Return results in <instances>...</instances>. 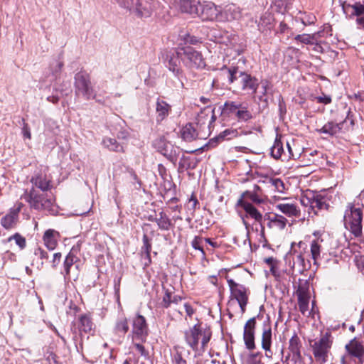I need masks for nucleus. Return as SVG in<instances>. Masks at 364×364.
<instances>
[{"label": "nucleus", "instance_id": "4", "mask_svg": "<svg viewBox=\"0 0 364 364\" xmlns=\"http://www.w3.org/2000/svg\"><path fill=\"white\" fill-rule=\"evenodd\" d=\"M301 204L304 207H308V213L310 215L311 212L316 215L318 210H328L329 204L326 196L321 193L311 191H306L300 199Z\"/></svg>", "mask_w": 364, "mask_h": 364}, {"label": "nucleus", "instance_id": "47", "mask_svg": "<svg viewBox=\"0 0 364 364\" xmlns=\"http://www.w3.org/2000/svg\"><path fill=\"white\" fill-rule=\"evenodd\" d=\"M294 40L296 42H299L304 44H311L313 45L316 41V34H301L297 35L294 37Z\"/></svg>", "mask_w": 364, "mask_h": 364}, {"label": "nucleus", "instance_id": "11", "mask_svg": "<svg viewBox=\"0 0 364 364\" xmlns=\"http://www.w3.org/2000/svg\"><path fill=\"white\" fill-rule=\"evenodd\" d=\"M132 339L146 341L149 328L144 316L136 314L132 321Z\"/></svg>", "mask_w": 364, "mask_h": 364}, {"label": "nucleus", "instance_id": "16", "mask_svg": "<svg viewBox=\"0 0 364 364\" xmlns=\"http://www.w3.org/2000/svg\"><path fill=\"white\" fill-rule=\"evenodd\" d=\"M275 209L289 218H299L301 210L296 203L291 202L289 198H284L275 205Z\"/></svg>", "mask_w": 364, "mask_h": 364}, {"label": "nucleus", "instance_id": "52", "mask_svg": "<svg viewBox=\"0 0 364 364\" xmlns=\"http://www.w3.org/2000/svg\"><path fill=\"white\" fill-rule=\"evenodd\" d=\"M63 66V63L61 61L55 60L53 63L50 64V70L52 72L53 75L55 78H57L60 75L62 68Z\"/></svg>", "mask_w": 364, "mask_h": 364}, {"label": "nucleus", "instance_id": "34", "mask_svg": "<svg viewBox=\"0 0 364 364\" xmlns=\"http://www.w3.org/2000/svg\"><path fill=\"white\" fill-rule=\"evenodd\" d=\"M225 16L223 20H226L228 21L237 20L240 18L241 14L238 8L235 6H227L223 12L220 11V18Z\"/></svg>", "mask_w": 364, "mask_h": 364}, {"label": "nucleus", "instance_id": "3", "mask_svg": "<svg viewBox=\"0 0 364 364\" xmlns=\"http://www.w3.org/2000/svg\"><path fill=\"white\" fill-rule=\"evenodd\" d=\"M345 228L358 237L362 233L363 209L358 205L349 203L345 210Z\"/></svg>", "mask_w": 364, "mask_h": 364}, {"label": "nucleus", "instance_id": "20", "mask_svg": "<svg viewBox=\"0 0 364 364\" xmlns=\"http://www.w3.org/2000/svg\"><path fill=\"white\" fill-rule=\"evenodd\" d=\"M272 343V332L269 325L264 324L262 328L261 336V347L265 351L266 356L271 357L272 352L271 350Z\"/></svg>", "mask_w": 364, "mask_h": 364}, {"label": "nucleus", "instance_id": "12", "mask_svg": "<svg viewBox=\"0 0 364 364\" xmlns=\"http://www.w3.org/2000/svg\"><path fill=\"white\" fill-rule=\"evenodd\" d=\"M227 282L230 289L231 294L239 304L242 313L245 311V307L248 301L247 288L240 284L236 283L233 279L227 277Z\"/></svg>", "mask_w": 364, "mask_h": 364}, {"label": "nucleus", "instance_id": "14", "mask_svg": "<svg viewBox=\"0 0 364 364\" xmlns=\"http://www.w3.org/2000/svg\"><path fill=\"white\" fill-rule=\"evenodd\" d=\"M304 245V243L300 242L298 245V247L299 249H301L302 246ZM290 257H291L292 260L291 264V262L289 259V265L292 269L291 274H293L294 272L302 274L307 269L309 262H306L301 250L298 251L297 250L294 249L290 254Z\"/></svg>", "mask_w": 364, "mask_h": 364}, {"label": "nucleus", "instance_id": "53", "mask_svg": "<svg viewBox=\"0 0 364 364\" xmlns=\"http://www.w3.org/2000/svg\"><path fill=\"white\" fill-rule=\"evenodd\" d=\"M34 255L36 258L41 259V265L43 264V259L48 258V255L46 251L40 247H37L34 249Z\"/></svg>", "mask_w": 364, "mask_h": 364}, {"label": "nucleus", "instance_id": "28", "mask_svg": "<svg viewBox=\"0 0 364 364\" xmlns=\"http://www.w3.org/2000/svg\"><path fill=\"white\" fill-rule=\"evenodd\" d=\"M164 147L160 150L161 153L165 156L171 162L176 164L177 161L178 156L180 153L178 147H174L169 142H163Z\"/></svg>", "mask_w": 364, "mask_h": 364}, {"label": "nucleus", "instance_id": "46", "mask_svg": "<svg viewBox=\"0 0 364 364\" xmlns=\"http://www.w3.org/2000/svg\"><path fill=\"white\" fill-rule=\"evenodd\" d=\"M242 103L237 102H226L224 104L223 107V112L225 113H228L229 114H233L235 117H236L237 114V111L239 110L240 106Z\"/></svg>", "mask_w": 364, "mask_h": 364}, {"label": "nucleus", "instance_id": "36", "mask_svg": "<svg viewBox=\"0 0 364 364\" xmlns=\"http://www.w3.org/2000/svg\"><path fill=\"white\" fill-rule=\"evenodd\" d=\"M238 39V37L236 36H232V39L229 41L230 44H226L225 46L228 47L227 49V55H239L241 52L242 51V49L241 48V46L238 45L237 43Z\"/></svg>", "mask_w": 364, "mask_h": 364}, {"label": "nucleus", "instance_id": "29", "mask_svg": "<svg viewBox=\"0 0 364 364\" xmlns=\"http://www.w3.org/2000/svg\"><path fill=\"white\" fill-rule=\"evenodd\" d=\"M181 57L178 56L177 51L175 55H173L170 57L166 65L168 70L171 71L178 78H180L183 75V70L181 68Z\"/></svg>", "mask_w": 364, "mask_h": 364}, {"label": "nucleus", "instance_id": "33", "mask_svg": "<svg viewBox=\"0 0 364 364\" xmlns=\"http://www.w3.org/2000/svg\"><path fill=\"white\" fill-rule=\"evenodd\" d=\"M171 111V106L165 101L158 100L156 105V112L157 114V121L164 120Z\"/></svg>", "mask_w": 364, "mask_h": 364}, {"label": "nucleus", "instance_id": "39", "mask_svg": "<svg viewBox=\"0 0 364 364\" xmlns=\"http://www.w3.org/2000/svg\"><path fill=\"white\" fill-rule=\"evenodd\" d=\"M272 274L275 279L283 285L288 284L291 279V275L287 272H280L277 269L272 267Z\"/></svg>", "mask_w": 364, "mask_h": 364}, {"label": "nucleus", "instance_id": "24", "mask_svg": "<svg viewBox=\"0 0 364 364\" xmlns=\"http://www.w3.org/2000/svg\"><path fill=\"white\" fill-rule=\"evenodd\" d=\"M200 4L198 0H180L179 9L183 13L198 16Z\"/></svg>", "mask_w": 364, "mask_h": 364}, {"label": "nucleus", "instance_id": "37", "mask_svg": "<svg viewBox=\"0 0 364 364\" xmlns=\"http://www.w3.org/2000/svg\"><path fill=\"white\" fill-rule=\"evenodd\" d=\"M103 145L109 151L115 152H123V146L119 144L115 139L105 137L102 140Z\"/></svg>", "mask_w": 364, "mask_h": 364}, {"label": "nucleus", "instance_id": "51", "mask_svg": "<svg viewBox=\"0 0 364 364\" xmlns=\"http://www.w3.org/2000/svg\"><path fill=\"white\" fill-rule=\"evenodd\" d=\"M15 240L16 244L19 247L21 250H23L26 247V241L24 237L21 235L19 233H15L12 236L8 238V241L10 242L11 240Z\"/></svg>", "mask_w": 364, "mask_h": 364}, {"label": "nucleus", "instance_id": "22", "mask_svg": "<svg viewBox=\"0 0 364 364\" xmlns=\"http://www.w3.org/2000/svg\"><path fill=\"white\" fill-rule=\"evenodd\" d=\"M237 206L242 208L247 213V215L254 219L258 223H261L262 220V213L250 203L243 200V198H239L237 202Z\"/></svg>", "mask_w": 364, "mask_h": 364}, {"label": "nucleus", "instance_id": "55", "mask_svg": "<svg viewBox=\"0 0 364 364\" xmlns=\"http://www.w3.org/2000/svg\"><path fill=\"white\" fill-rule=\"evenodd\" d=\"M348 7H351L353 10L352 14L360 16L364 14V6L360 3H356L354 5L348 4Z\"/></svg>", "mask_w": 364, "mask_h": 364}, {"label": "nucleus", "instance_id": "31", "mask_svg": "<svg viewBox=\"0 0 364 364\" xmlns=\"http://www.w3.org/2000/svg\"><path fill=\"white\" fill-rule=\"evenodd\" d=\"M309 296L304 291H299L298 293V304L299 311L304 316H309L311 311L309 309Z\"/></svg>", "mask_w": 364, "mask_h": 364}, {"label": "nucleus", "instance_id": "38", "mask_svg": "<svg viewBox=\"0 0 364 364\" xmlns=\"http://www.w3.org/2000/svg\"><path fill=\"white\" fill-rule=\"evenodd\" d=\"M271 155L276 159L281 158L282 155H287L284 151L283 144L281 140L277 138H276L273 146L271 147Z\"/></svg>", "mask_w": 364, "mask_h": 364}, {"label": "nucleus", "instance_id": "42", "mask_svg": "<svg viewBox=\"0 0 364 364\" xmlns=\"http://www.w3.org/2000/svg\"><path fill=\"white\" fill-rule=\"evenodd\" d=\"M181 300V297L177 295H172L171 292L166 290L161 302V306L164 308L170 306L171 304H178Z\"/></svg>", "mask_w": 364, "mask_h": 364}, {"label": "nucleus", "instance_id": "62", "mask_svg": "<svg viewBox=\"0 0 364 364\" xmlns=\"http://www.w3.org/2000/svg\"><path fill=\"white\" fill-rule=\"evenodd\" d=\"M279 109L281 115H283L286 114L287 109H286V105L282 99V97L280 96V99L279 101Z\"/></svg>", "mask_w": 364, "mask_h": 364}, {"label": "nucleus", "instance_id": "9", "mask_svg": "<svg viewBox=\"0 0 364 364\" xmlns=\"http://www.w3.org/2000/svg\"><path fill=\"white\" fill-rule=\"evenodd\" d=\"M228 77L230 83L234 82L235 80H239L243 90H250L256 92L259 85L258 80L256 77L246 73H239L236 68L228 69Z\"/></svg>", "mask_w": 364, "mask_h": 364}, {"label": "nucleus", "instance_id": "30", "mask_svg": "<svg viewBox=\"0 0 364 364\" xmlns=\"http://www.w3.org/2000/svg\"><path fill=\"white\" fill-rule=\"evenodd\" d=\"M323 240L321 237H318L311 242V256L315 264H317V261L321 258V252L323 250Z\"/></svg>", "mask_w": 364, "mask_h": 364}, {"label": "nucleus", "instance_id": "21", "mask_svg": "<svg viewBox=\"0 0 364 364\" xmlns=\"http://www.w3.org/2000/svg\"><path fill=\"white\" fill-rule=\"evenodd\" d=\"M346 349L349 355L357 358L359 362L364 360V346L355 338L351 340L349 343L346 345Z\"/></svg>", "mask_w": 364, "mask_h": 364}, {"label": "nucleus", "instance_id": "19", "mask_svg": "<svg viewBox=\"0 0 364 364\" xmlns=\"http://www.w3.org/2000/svg\"><path fill=\"white\" fill-rule=\"evenodd\" d=\"M23 207L21 203H17L11 208L9 212L1 220V225L6 229H11L18 220V214Z\"/></svg>", "mask_w": 364, "mask_h": 364}, {"label": "nucleus", "instance_id": "49", "mask_svg": "<svg viewBox=\"0 0 364 364\" xmlns=\"http://www.w3.org/2000/svg\"><path fill=\"white\" fill-rule=\"evenodd\" d=\"M267 183L279 193H284L285 191L284 183L280 178H270L268 179Z\"/></svg>", "mask_w": 364, "mask_h": 364}, {"label": "nucleus", "instance_id": "13", "mask_svg": "<svg viewBox=\"0 0 364 364\" xmlns=\"http://www.w3.org/2000/svg\"><path fill=\"white\" fill-rule=\"evenodd\" d=\"M331 343L332 341L328 333H326L318 341L314 342L312 345V350L316 360L323 363L327 360V355L331 347Z\"/></svg>", "mask_w": 364, "mask_h": 364}, {"label": "nucleus", "instance_id": "41", "mask_svg": "<svg viewBox=\"0 0 364 364\" xmlns=\"http://www.w3.org/2000/svg\"><path fill=\"white\" fill-rule=\"evenodd\" d=\"M128 321L126 317H121L117 319L114 326L116 333L125 335L129 331Z\"/></svg>", "mask_w": 364, "mask_h": 364}, {"label": "nucleus", "instance_id": "15", "mask_svg": "<svg viewBox=\"0 0 364 364\" xmlns=\"http://www.w3.org/2000/svg\"><path fill=\"white\" fill-rule=\"evenodd\" d=\"M198 16L203 21H223L220 18V9L212 2H204L200 4Z\"/></svg>", "mask_w": 364, "mask_h": 364}, {"label": "nucleus", "instance_id": "54", "mask_svg": "<svg viewBox=\"0 0 364 364\" xmlns=\"http://www.w3.org/2000/svg\"><path fill=\"white\" fill-rule=\"evenodd\" d=\"M142 250L145 252L146 255L149 257L150 252L151 250V245L150 243V240L149 239L146 235H144L143 236V247Z\"/></svg>", "mask_w": 364, "mask_h": 364}, {"label": "nucleus", "instance_id": "48", "mask_svg": "<svg viewBox=\"0 0 364 364\" xmlns=\"http://www.w3.org/2000/svg\"><path fill=\"white\" fill-rule=\"evenodd\" d=\"M132 345L136 348V350L139 353L141 356L148 360L149 358V353L143 345V343H145L146 341L134 339H132Z\"/></svg>", "mask_w": 364, "mask_h": 364}, {"label": "nucleus", "instance_id": "40", "mask_svg": "<svg viewBox=\"0 0 364 364\" xmlns=\"http://www.w3.org/2000/svg\"><path fill=\"white\" fill-rule=\"evenodd\" d=\"M77 257L72 252V250L66 256L63 267L65 271V279H70L69 275L70 272V268L73 265V264L76 262Z\"/></svg>", "mask_w": 364, "mask_h": 364}, {"label": "nucleus", "instance_id": "35", "mask_svg": "<svg viewBox=\"0 0 364 364\" xmlns=\"http://www.w3.org/2000/svg\"><path fill=\"white\" fill-rule=\"evenodd\" d=\"M235 117L239 122H247L253 118L252 112L249 109L247 104H242Z\"/></svg>", "mask_w": 364, "mask_h": 364}, {"label": "nucleus", "instance_id": "2", "mask_svg": "<svg viewBox=\"0 0 364 364\" xmlns=\"http://www.w3.org/2000/svg\"><path fill=\"white\" fill-rule=\"evenodd\" d=\"M211 336L210 328L204 326L200 323L189 327L183 332L186 344L196 355H200L207 350Z\"/></svg>", "mask_w": 364, "mask_h": 364}, {"label": "nucleus", "instance_id": "63", "mask_svg": "<svg viewBox=\"0 0 364 364\" xmlns=\"http://www.w3.org/2000/svg\"><path fill=\"white\" fill-rule=\"evenodd\" d=\"M61 253L60 252H56L53 254V257L52 259V264L53 267H55L59 264L61 259Z\"/></svg>", "mask_w": 364, "mask_h": 364}, {"label": "nucleus", "instance_id": "7", "mask_svg": "<svg viewBox=\"0 0 364 364\" xmlns=\"http://www.w3.org/2000/svg\"><path fill=\"white\" fill-rule=\"evenodd\" d=\"M178 55L183 65L188 68H201L205 65L202 54L193 47L179 48Z\"/></svg>", "mask_w": 364, "mask_h": 364}, {"label": "nucleus", "instance_id": "64", "mask_svg": "<svg viewBox=\"0 0 364 364\" xmlns=\"http://www.w3.org/2000/svg\"><path fill=\"white\" fill-rule=\"evenodd\" d=\"M316 20V17L314 16H309L306 19L302 18V23L305 26L314 24Z\"/></svg>", "mask_w": 364, "mask_h": 364}, {"label": "nucleus", "instance_id": "58", "mask_svg": "<svg viewBox=\"0 0 364 364\" xmlns=\"http://www.w3.org/2000/svg\"><path fill=\"white\" fill-rule=\"evenodd\" d=\"M183 40L186 44L188 43L196 45L199 42L198 39L196 37L191 36L189 34H186L183 36Z\"/></svg>", "mask_w": 364, "mask_h": 364}, {"label": "nucleus", "instance_id": "23", "mask_svg": "<svg viewBox=\"0 0 364 364\" xmlns=\"http://www.w3.org/2000/svg\"><path fill=\"white\" fill-rule=\"evenodd\" d=\"M32 188H39L42 192H47L52 187L51 181L47 178L46 174L41 172L36 173L31 178Z\"/></svg>", "mask_w": 364, "mask_h": 364}, {"label": "nucleus", "instance_id": "26", "mask_svg": "<svg viewBox=\"0 0 364 364\" xmlns=\"http://www.w3.org/2000/svg\"><path fill=\"white\" fill-rule=\"evenodd\" d=\"M274 18L272 13L264 12L258 21V28L261 32L270 31L274 27Z\"/></svg>", "mask_w": 364, "mask_h": 364}, {"label": "nucleus", "instance_id": "44", "mask_svg": "<svg viewBox=\"0 0 364 364\" xmlns=\"http://www.w3.org/2000/svg\"><path fill=\"white\" fill-rule=\"evenodd\" d=\"M80 331L85 333H90L93 329V323L90 316L87 315H82L80 318Z\"/></svg>", "mask_w": 364, "mask_h": 364}, {"label": "nucleus", "instance_id": "32", "mask_svg": "<svg viewBox=\"0 0 364 364\" xmlns=\"http://www.w3.org/2000/svg\"><path fill=\"white\" fill-rule=\"evenodd\" d=\"M268 219V226L270 228H274L279 230H284L288 223V220L285 217L279 214H274L272 216H269Z\"/></svg>", "mask_w": 364, "mask_h": 364}, {"label": "nucleus", "instance_id": "17", "mask_svg": "<svg viewBox=\"0 0 364 364\" xmlns=\"http://www.w3.org/2000/svg\"><path fill=\"white\" fill-rule=\"evenodd\" d=\"M274 90L273 85L267 80H262L259 82V85L256 90L257 96L264 107H267L269 97H273Z\"/></svg>", "mask_w": 364, "mask_h": 364}, {"label": "nucleus", "instance_id": "61", "mask_svg": "<svg viewBox=\"0 0 364 364\" xmlns=\"http://www.w3.org/2000/svg\"><path fill=\"white\" fill-rule=\"evenodd\" d=\"M265 263H267L270 267V272H272V267L277 269V260L273 257H268L264 259Z\"/></svg>", "mask_w": 364, "mask_h": 364}, {"label": "nucleus", "instance_id": "27", "mask_svg": "<svg viewBox=\"0 0 364 364\" xmlns=\"http://www.w3.org/2000/svg\"><path fill=\"white\" fill-rule=\"evenodd\" d=\"M302 347L301 341L296 332H294L292 336L289 341L288 349L292 353L295 359L301 358V348Z\"/></svg>", "mask_w": 364, "mask_h": 364}, {"label": "nucleus", "instance_id": "57", "mask_svg": "<svg viewBox=\"0 0 364 364\" xmlns=\"http://www.w3.org/2000/svg\"><path fill=\"white\" fill-rule=\"evenodd\" d=\"M262 354L259 352L253 353L249 355V364H261Z\"/></svg>", "mask_w": 364, "mask_h": 364}, {"label": "nucleus", "instance_id": "1", "mask_svg": "<svg viewBox=\"0 0 364 364\" xmlns=\"http://www.w3.org/2000/svg\"><path fill=\"white\" fill-rule=\"evenodd\" d=\"M215 119V109L206 107L198 115L197 128L192 124H187L181 130V138L188 142L197 139H207L210 134L211 126Z\"/></svg>", "mask_w": 364, "mask_h": 364}, {"label": "nucleus", "instance_id": "60", "mask_svg": "<svg viewBox=\"0 0 364 364\" xmlns=\"http://www.w3.org/2000/svg\"><path fill=\"white\" fill-rule=\"evenodd\" d=\"M316 99L318 102L325 105H328L331 102V98L330 96L328 95L316 97Z\"/></svg>", "mask_w": 364, "mask_h": 364}, {"label": "nucleus", "instance_id": "25", "mask_svg": "<svg viewBox=\"0 0 364 364\" xmlns=\"http://www.w3.org/2000/svg\"><path fill=\"white\" fill-rule=\"evenodd\" d=\"M60 234L58 231L53 229L47 230L43 236V240L45 246L49 250H53L55 249L58 245V238Z\"/></svg>", "mask_w": 364, "mask_h": 364}, {"label": "nucleus", "instance_id": "59", "mask_svg": "<svg viewBox=\"0 0 364 364\" xmlns=\"http://www.w3.org/2000/svg\"><path fill=\"white\" fill-rule=\"evenodd\" d=\"M22 134L24 138H27L28 139H30L31 138L30 128H29L28 124H26L25 122H23V126L22 128Z\"/></svg>", "mask_w": 364, "mask_h": 364}, {"label": "nucleus", "instance_id": "5", "mask_svg": "<svg viewBox=\"0 0 364 364\" xmlns=\"http://www.w3.org/2000/svg\"><path fill=\"white\" fill-rule=\"evenodd\" d=\"M118 2L140 17L150 16L158 4L156 0H118Z\"/></svg>", "mask_w": 364, "mask_h": 364}, {"label": "nucleus", "instance_id": "45", "mask_svg": "<svg viewBox=\"0 0 364 364\" xmlns=\"http://www.w3.org/2000/svg\"><path fill=\"white\" fill-rule=\"evenodd\" d=\"M238 136V132L236 129H225L224 132L220 134L218 137H215L210 140V144L212 145L213 143H216V141L219 139H223L230 140Z\"/></svg>", "mask_w": 364, "mask_h": 364}, {"label": "nucleus", "instance_id": "6", "mask_svg": "<svg viewBox=\"0 0 364 364\" xmlns=\"http://www.w3.org/2000/svg\"><path fill=\"white\" fill-rule=\"evenodd\" d=\"M25 198L31 208L38 210H50L54 203L51 195L46 192L39 193L34 188H31Z\"/></svg>", "mask_w": 364, "mask_h": 364}, {"label": "nucleus", "instance_id": "18", "mask_svg": "<svg viewBox=\"0 0 364 364\" xmlns=\"http://www.w3.org/2000/svg\"><path fill=\"white\" fill-rule=\"evenodd\" d=\"M256 326L255 317L249 319L244 327L243 339L246 348L248 350H254L255 348V331Z\"/></svg>", "mask_w": 364, "mask_h": 364}, {"label": "nucleus", "instance_id": "50", "mask_svg": "<svg viewBox=\"0 0 364 364\" xmlns=\"http://www.w3.org/2000/svg\"><path fill=\"white\" fill-rule=\"evenodd\" d=\"M240 198H243V200H245L246 199H249L256 204H261L263 202V200L257 194V193L250 191H246L242 193Z\"/></svg>", "mask_w": 364, "mask_h": 364}, {"label": "nucleus", "instance_id": "56", "mask_svg": "<svg viewBox=\"0 0 364 364\" xmlns=\"http://www.w3.org/2000/svg\"><path fill=\"white\" fill-rule=\"evenodd\" d=\"M291 28L288 26L285 21H282L277 28V33L280 34L289 33Z\"/></svg>", "mask_w": 364, "mask_h": 364}, {"label": "nucleus", "instance_id": "10", "mask_svg": "<svg viewBox=\"0 0 364 364\" xmlns=\"http://www.w3.org/2000/svg\"><path fill=\"white\" fill-rule=\"evenodd\" d=\"M354 126V119L350 114V112H348L346 118L339 122L336 123L333 121L328 122L325 124L321 129H317V132L322 134H326L330 136H334L342 131H348L353 128Z\"/></svg>", "mask_w": 364, "mask_h": 364}, {"label": "nucleus", "instance_id": "43", "mask_svg": "<svg viewBox=\"0 0 364 364\" xmlns=\"http://www.w3.org/2000/svg\"><path fill=\"white\" fill-rule=\"evenodd\" d=\"M155 220L159 229L164 230H168L170 229L171 225V220L164 212H160L159 217L156 218Z\"/></svg>", "mask_w": 364, "mask_h": 364}, {"label": "nucleus", "instance_id": "8", "mask_svg": "<svg viewBox=\"0 0 364 364\" xmlns=\"http://www.w3.org/2000/svg\"><path fill=\"white\" fill-rule=\"evenodd\" d=\"M75 95L78 97L82 96L87 100L95 98V97L90 76L84 71H80L75 74Z\"/></svg>", "mask_w": 364, "mask_h": 364}]
</instances>
